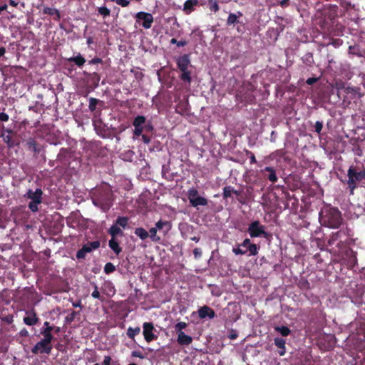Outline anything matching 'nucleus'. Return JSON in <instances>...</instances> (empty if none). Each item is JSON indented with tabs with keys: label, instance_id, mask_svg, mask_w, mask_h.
<instances>
[{
	"label": "nucleus",
	"instance_id": "58",
	"mask_svg": "<svg viewBox=\"0 0 365 365\" xmlns=\"http://www.w3.org/2000/svg\"><path fill=\"white\" fill-rule=\"evenodd\" d=\"M116 4L122 7H126L129 5L130 1L128 0H118L116 1Z\"/></svg>",
	"mask_w": 365,
	"mask_h": 365
},
{
	"label": "nucleus",
	"instance_id": "24",
	"mask_svg": "<svg viewBox=\"0 0 365 365\" xmlns=\"http://www.w3.org/2000/svg\"><path fill=\"white\" fill-rule=\"evenodd\" d=\"M262 171H265L268 173V175L266 176L267 179H268L272 183H274L277 181L278 178L276 175V171L272 167H265Z\"/></svg>",
	"mask_w": 365,
	"mask_h": 365
},
{
	"label": "nucleus",
	"instance_id": "1",
	"mask_svg": "<svg viewBox=\"0 0 365 365\" xmlns=\"http://www.w3.org/2000/svg\"><path fill=\"white\" fill-rule=\"evenodd\" d=\"M337 11L338 6L332 4L324 6L322 10L318 9L316 21L323 32L330 33L334 30Z\"/></svg>",
	"mask_w": 365,
	"mask_h": 365
},
{
	"label": "nucleus",
	"instance_id": "23",
	"mask_svg": "<svg viewBox=\"0 0 365 365\" xmlns=\"http://www.w3.org/2000/svg\"><path fill=\"white\" fill-rule=\"evenodd\" d=\"M198 4V0H187L184 3L183 10L187 14H190Z\"/></svg>",
	"mask_w": 365,
	"mask_h": 365
},
{
	"label": "nucleus",
	"instance_id": "26",
	"mask_svg": "<svg viewBox=\"0 0 365 365\" xmlns=\"http://www.w3.org/2000/svg\"><path fill=\"white\" fill-rule=\"evenodd\" d=\"M108 234L111 236V238H115L117 236H123V232L117 226V225H112L110 229L108 230Z\"/></svg>",
	"mask_w": 365,
	"mask_h": 365
},
{
	"label": "nucleus",
	"instance_id": "31",
	"mask_svg": "<svg viewBox=\"0 0 365 365\" xmlns=\"http://www.w3.org/2000/svg\"><path fill=\"white\" fill-rule=\"evenodd\" d=\"M274 330L279 333L282 336H287L291 334L290 329L287 326H277L274 327Z\"/></svg>",
	"mask_w": 365,
	"mask_h": 365
},
{
	"label": "nucleus",
	"instance_id": "32",
	"mask_svg": "<svg viewBox=\"0 0 365 365\" xmlns=\"http://www.w3.org/2000/svg\"><path fill=\"white\" fill-rule=\"evenodd\" d=\"M114 225H117L119 227L125 228L128 224V218L127 217H118Z\"/></svg>",
	"mask_w": 365,
	"mask_h": 365
},
{
	"label": "nucleus",
	"instance_id": "52",
	"mask_svg": "<svg viewBox=\"0 0 365 365\" xmlns=\"http://www.w3.org/2000/svg\"><path fill=\"white\" fill-rule=\"evenodd\" d=\"M323 128V123L322 121H317L314 125V131L317 133H320Z\"/></svg>",
	"mask_w": 365,
	"mask_h": 365
},
{
	"label": "nucleus",
	"instance_id": "47",
	"mask_svg": "<svg viewBox=\"0 0 365 365\" xmlns=\"http://www.w3.org/2000/svg\"><path fill=\"white\" fill-rule=\"evenodd\" d=\"M143 131L147 133H152L154 130V127L150 121H145V123L143 125Z\"/></svg>",
	"mask_w": 365,
	"mask_h": 365
},
{
	"label": "nucleus",
	"instance_id": "37",
	"mask_svg": "<svg viewBox=\"0 0 365 365\" xmlns=\"http://www.w3.org/2000/svg\"><path fill=\"white\" fill-rule=\"evenodd\" d=\"M101 101L97 98H93V97H91L89 98V105H88V108H89V110L91 111V112H93L96 110V106L101 103Z\"/></svg>",
	"mask_w": 365,
	"mask_h": 365
},
{
	"label": "nucleus",
	"instance_id": "48",
	"mask_svg": "<svg viewBox=\"0 0 365 365\" xmlns=\"http://www.w3.org/2000/svg\"><path fill=\"white\" fill-rule=\"evenodd\" d=\"M186 327L187 324L184 322H180L175 325V331L177 334H179L180 331H182V329H185Z\"/></svg>",
	"mask_w": 365,
	"mask_h": 365
},
{
	"label": "nucleus",
	"instance_id": "20",
	"mask_svg": "<svg viewBox=\"0 0 365 365\" xmlns=\"http://www.w3.org/2000/svg\"><path fill=\"white\" fill-rule=\"evenodd\" d=\"M243 16L241 11H237L236 14L230 13L227 21L226 25L227 26H230L232 25H235L240 23L239 19Z\"/></svg>",
	"mask_w": 365,
	"mask_h": 365
},
{
	"label": "nucleus",
	"instance_id": "9",
	"mask_svg": "<svg viewBox=\"0 0 365 365\" xmlns=\"http://www.w3.org/2000/svg\"><path fill=\"white\" fill-rule=\"evenodd\" d=\"M101 242L99 240L93 242H88L83 245V247L77 251L76 258L78 259H85L87 253L91 252L93 250H97L100 247Z\"/></svg>",
	"mask_w": 365,
	"mask_h": 365
},
{
	"label": "nucleus",
	"instance_id": "18",
	"mask_svg": "<svg viewBox=\"0 0 365 365\" xmlns=\"http://www.w3.org/2000/svg\"><path fill=\"white\" fill-rule=\"evenodd\" d=\"M345 93L351 100H356L361 98L360 88L347 86L344 88Z\"/></svg>",
	"mask_w": 365,
	"mask_h": 365
},
{
	"label": "nucleus",
	"instance_id": "39",
	"mask_svg": "<svg viewBox=\"0 0 365 365\" xmlns=\"http://www.w3.org/2000/svg\"><path fill=\"white\" fill-rule=\"evenodd\" d=\"M233 194V187L227 185L224 187L222 196L224 199H227Z\"/></svg>",
	"mask_w": 365,
	"mask_h": 365
},
{
	"label": "nucleus",
	"instance_id": "2",
	"mask_svg": "<svg viewBox=\"0 0 365 365\" xmlns=\"http://www.w3.org/2000/svg\"><path fill=\"white\" fill-rule=\"evenodd\" d=\"M341 182L347 185L350 195L359 187H365V166L363 164L351 165L347 170V179Z\"/></svg>",
	"mask_w": 365,
	"mask_h": 365
},
{
	"label": "nucleus",
	"instance_id": "5",
	"mask_svg": "<svg viewBox=\"0 0 365 365\" xmlns=\"http://www.w3.org/2000/svg\"><path fill=\"white\" fill-rule=\"evenodd\" d=\"M349 232L347 228H341L336 232H332L327 240V246L336 247L339 250L342 249L349 238Z\"/></svg>",
	"mask_w": 365,
	"mask_h": 365
},
{
	"label": "nucleus",
	"instance_id": "12",
	"mask_svg": "<svg viewBox=\"0 0 365 365\" xmlns=\"http://www.w3.org/2000/svg\"><path fill=\"white\" fill-rule=\"evenodd\" d=\"M136 21L138 22L140 20L143 21L142 26L143 28L148 29L151 28L153 22V16L150 13L144 11L138 12L135 15Z\"/></svg>",
	"mask_w": 365,
	"mask_h": 365
},
{
	"label": "nucleus",
	"instance_id": "54",
	"mask_svg": "<svg viewBox=\"0 0 365 365\" xmlns=\"http://www.w3.org/2000/svg\"><path fill=\"white\" fill-rule=\"evenodd\" d=\"M1 320L8 324H11L14 322V317L11 314H8L1 318Z\"/></svg>",
	"mask_w": 365,
	"mask_h": 365
},
{
	"label": "nucleus",
	"instance_id": "30",
	"mask_svg": "<svg viewBox=\"0 0 365 365\" xmlns=\"http://www.w3.org/2000/svg\"><path fill=\"white\" fill-rule=\"evenodd\" d=\"M157 232H158V230L155 226L154 227H151L149 230V232H148L149 237H150L151 241L153 242H159L161 240V238L159 235H158Z\"/></svg>",
	"mask_w": 365,
	"mask_h": 365
},
{
	"label": "nucleus",
	"instance_id": "35",
	"mask_svg": "<svg viewBox=\"0 0 365 365\" xmlns=\"http://www.w3.org/2000/svg\"><path fill=\"white\" fill-rule=\"evenodd\" d=\"M43 12L45 14H48V15H51V16L56 15L57 17V19H59L61 17L58 10L53 9V8L45 7L43 10Z\"/></svg>",
	"mask_w": 365,
	"mask_h": 365
},
{
	"label": "nucleus",
	"instance_id": "27",
	"mask_svg": "<svg viewBox=\"0 0 365 365\" xmlns=\"http://www.w3.org/2000/svg\"><path fill=\"white\" fill-rule=\"evenodd\" d=\"M69 62H73L78 67H82L86 63V59L82 55L78 53L77 56L68 58Z\"/></svg>",
	"mask_w": 365,
	"mask_h": 365
},
{
	"label": "nucleus",
	"instance_id": "59",
	"mask_svg": "<svg viewBox=\"0 0 365 365\" xmlns=\"http://www.w3.org/2000/svg\"><path fill=\"white\" fill-rule=\"evenodd\" d=\"M319 81V78H317V77H311V78H307L306 83L309 85V86H312L313 85L314 83H317V81Z\"/></svg>",
	"mask_w": 365,
	"mask_h": 365
},
{
	"label": "nucleus",
	"instance_id": "56",
	"mask_svg": "<svg viewBox=\"0 0 365 365\" xmlns=\"http://www.w3.org/2000/svg\"><path fill=\"white\" fill-rule=\"evenodd\" d=\"M193 255L195 259H198L202 256V250L200 248L196 247L193 250Z\"/></svg>",
	"mask_w": 365,
	"mask_h": 365
},
{
	"label": "nucleus",
	"instance_id": "34",
	"mask_svg": "<svg viewBox=\"0 0 365 365\" xmlns=\"http://www.w3.org/2000/svg\"><path fill=\"white\" fill-rule=\"evenodd\" d=\"M302 59L307 66H310L314 63L313 54L310 52L305 53Z\"/></svg>",
	"mask_w": 365,
	"mask_h": 365
},
{
	"label": "nucleus",
	"instance_id": "29",
	"mask_svg": "<svg viewBox=\"0 0 365 365\" xmlns=\"http://www.w3.org/2000/svg\"><path fill=\"white\" fill-rule=\"evenodd\" d=\"M134 233L140 240H145L149 237L148 232L143 227H137L135 229Z\"/></svg>",
	"mask_w": 365,
	"mask_h": 365
},
{
	"label": "nucleus",
	"instance_id": "11",
	"mask_svg": "<svg viewBox=\"0 0 365 365\" xmlns=\"http://www.w3.org/2000/svg\"><path fill=\"white\" fill-rule=\"evenodd\" d=\"M52 350V344H49L43 340H40L31 349V352L34 354H49Z\"/></svg>",
	"mask_w": 365,
	"mask_h": 365
},
{
	"label": "nucleus",
	"instance_id": "22",
	"mask_svg": "<svg viewBox=\"0 0 365 365\" xmlns=\"http://www.w3.org/2000/svg\"><path fill=\"white\" fill-rule=\"evenodd\" d=\"M26 145L29 150L34 153H39L41 151L38 144L34 138H29L26 140Z\"/></svg>",
	"mask_w": 365,
	"mask_h": 365
},
{
	"label": "nucleus",
	"instance_id": "33",
	"mask_svg": "<svg viewBox=\"0 0 365 365\" xmlns=\"http://www.w3.org/2000/svg\"><path fill=\"white\" fill-rule=\"evenodd\" d=\"M140 332V328L139 327H136L135 328L129 327L127 330V336L131 339H134L135 336Z\"/></svg>",
	"mask_w": 365,
	"mask_h": 365
},
{
	"label": "nucleus",
	"instance_id": "8",
	"mask_svg": "<svg viewBox=\"0 0 365 365\" xmlns=\"http://www.w3.org/2000/svg\"><path fill=\"white\" fill-rule=\"evenodd\" d=\"M187 197L192 206L197 207L199 205L205 206L208 204V200L199 195L198 191L195 188H191L187 191Z\"/></svg>",
	"mask_w": 365,
	"mask_h": 365
},
{
	"label": "nucleus",
	"instance_id": "57",
	"mask_svg": "<svg viewBox=\"0 0 365 365\" xmlns=\"http://www.w3.org/2000/svg\"><path fill=\"white\" fill-rule=\"evenodd\" d=\"M91 296L94 298V299H101V294H100V292H98V287L96 285H95V289L93 291L92 294H91Z\"/></svg>",
	"mask_w": 365,
	"mask_h": 365
},
{
	"label": "nucleus",
	"instance_id": "61",
	"mask_svg": "<svg viewBox=\"0 0 365 365\" xmlns=\"http://www.w3.org/2000/svg\"><path fill=\"white\" fill-rule=\"evenodd\" d=\"M103 63V60L98 57H95L88 61L89 64H98V63Z\"/></svg>",
	"mask_w": 365,
	"mask_h": 365
},
{
	"label": "nucleus",
	"instance_id": "46",
	"mask_svg": "<svg viewBox=\"0 0 365 365\" xmlns=\"http://www.w3.org/2000/svg\"><path fill=\"white\" fill-rule=\"evenodd\" d=\"M274 344L277 347L283 346L286 344V341L281 337H275L274 339Z\"/></svg>",
	"mask_w": 365,
	"mask_h": 365
},
{
	"label": "nucleus",
	"instance_id": "25",
	"mask_svg": "<svg viewBox=\"0 0 365 365\" xmlns=\"http://www.w3.org/2000/svg\"><path fill=\"white\" fill-rule=\"evenodd\" d=\"M108 246L116 255H118L122 252V248L115 238H111L109 240Z\"/></svg>",
	"mask_w": 365,
	"mask_h": 365
},
{
	"label": "nucleus",
	"instance_id": "21",
	"mask_svg": "<svg viewBox=\"0 0 365 365\" xmlns=\"http://www.w3.org/2000/svg\"><path fill=\"white\" fill-rule=\"evenodd\" d=\"M177 341L180 345L188 346L192 342V338L190 336L185 334L183 331L178 334Z\"/></svg>",
	"mask_w": 365,
	"mask_h": 365
},
{
	"label": "nucleus",
	"instance_id": "14",
	"mask_svg": "<svg viewBox=\"0 0 365 365\" xmlns=\"http://www.w3.org/2000/svg\"><path fill=\"white\" fill-rule=\"evenodd\" d=\"M145 123V117L143 115H137L133 122L134 126L133 135L139 137L143 135V125Z\"/></svg>",
	"mask_w": 365,
	"mask_h": 365
},
{
	"label": "nucleus",
	"instance_id": "49",
	"mask_svg": "<svg viewBox=\"0 0 365 365\" xmlns=\"http://www.w3.org/2000/svg\"><path fill=\"white\" fill-rule=\"evenodd\" d=\"M44 327L41 330L43 332H52L54 329L53 326H51L48 322H45L43 324Z\"/></svg>",
	"mask_w": 365,
	"mask_h": 365
},
{
	"label": "nucleus",
	"instance_id": "19",
	"mask_svg": "<svg viewBox=\"0 0 365 365\" xmlns=\"http://www.w3.org/2000/svg\"><path fill=\"white\" fill-rule=\"evenodd\" d=\"M178 68H185L190 66V58L189 54H183L176 58Z\"/></svg>",
	"mask_w": 365,
	"mask_h": 365
},
{
	"label": "nucleus",
	"instance_id": "28",
	"mask_svg": "<svg viewBox=\"0 0 365 365\" xmlns=\"http://www.w3.org/2000/svg\"><path fill=\"white\" fill-rule=\"evenodd\" d=\"M363 49L361 48L360 46L358 44H354L353 46H349V53L354 55L357 57H362Z\"/></svg>",
	"mask_w": 365,
	"mask_h": 365
},
{
	"label": "nucleus",
	"instance_id": "53",
	"mask_svg": "<svg viewBox=\"0 0 365 365\" xmlns=\"http://www.w3.org/2000/svg\"><path fill=\"white\" fill-rule=\"evenodd\" d=\"M40 203H37V202H30L29 203V208L33 212H36L38 210V205H39Z\"/></svg>",
	"mask_w": 365,
	"mask_h": 365
},
{
	"label": "nucleus",
	"instance_id": "62",
	"mask_svg": "<svg viewBox=\"0 0 365 365\" xmlns=\"http://www.w3.org/2000/svg\"><path fill=\"white\" fill-rule=\"evenodd\" d=\"M238 336V334L236 330L232 329L230 332V334L228 336L229 339H235Z\"/></svg>",
	"mask_w": 365,
	"mask_h": 365
},
{
	"label": "nucleus",
	"instance_id": "4",
	"mask_svg": "<svg viewBox=\"0 0 365 365\" xmlns=\"http://www.w3.org/2000/svg\"><path fill=\"white\" fill-rule=\"evenodd\" d=\"M319 221L323 226L339 228L342 224L341 213L336 207H329L319 212Z\"/></svg>",
	"mask_w": 365,
	"mask_h": 365
},
{
	"label": "nucleus",
	"instance_id": "44",
	"mask_svg": "<svg viewBox=\"0 0 365 365\" xmlns=\"http://www.w3.org/2000/svg\"><path fill=\"white\" fill-rule=\"evenodd\" d=\"M98 13L102 15L104 18L109 16L110 14V11L106 6H101L98 9Z\"/></svg>",
	"mask_w": 365,
	"mask_h": 365
},
{
	"label": "nucleus",
	"instance_id": "51",
	"mask_svg": "<svg viewBox=\"0 0 365 365\" xmlns=\"http://www.w3.org/2000/svg\"><path fill=\"white\" fill-rule=\"evenodd\" d=\"M170 43L176 44L178 47L185 46L187 44L185 41H178L176 38H172L170 40Z\"/></svg>",
	"mask_w": 365,
	"mask_h": 365
},
{
	"label": "nucleus",
	"instance_id": "40",
	"mask_svg": "<svg viewBox=\"0 0 365 365\" xmlns=\"http://www.w3.org/2000/svg\"><path fill=\"white\" fill-rule=\"evenodd\" d=\"M208 7L211 11L217 12L219 11L220 7L216 0H208Z\"/></svg>",
	"mask_w": 365,
	"mask_h": 365
},
{
	"label": "nucleus",
	"instance_id": "38",
	"mask_svg": "<svg viewBox=\"0 0 365 365\" xmlns=\"http://www.w3.org/2000/svg\"><path fill=\"white\" fill-rule=\"evenodd\" d=\"M179 78L182 81L190 83L192 81L191 71L189 70L187 72H184V73H181Z\"/></svg>",
	"mask_w": 365,
	"mask_h": 365
},
{
	"label": "nucleus",
	"instance_id": "63",
	"mask_svg": "<svg viewBox=\"0 0 365 365\" xmlns=\"http://www.w3.org/2000/svg\"><path fill=\"white\" fill-rule=\"evenodd\" d=\"M19 335L21 337H27L29 336V334L26 328H23L22 329L20 330Z\"/></svg>",
	"mask_w": 365,
	"mask_h": 365
},
{
	"label": "nucleus",
	"instance_id": "43",
	"mask_svg": "<svg viewBox=\"0 0 365 365\" xmlns=\"http://www.w3.org/2000/svg\"><path fill=\"white\" fill-rule=\"evenodd\" d=\"M115 270V265L111 262H107L104 267V272L109 274Z\"/></svg>",
	"mask_w": 365,
	"mask_h": 365
},
{
	"label": "nucleus",
	"instance_id": "15",
	"mask_svg": "<svg viewBox=\"0 0 365 365\" xmlns=\"http://www.w3.org/2000/svg\"><path fill=\"white\" fill-rule=\"evenodd\" d=\"M197 313L198 317L200 319H205L206 318L212 319L216 317L215 311L207 305H204L200 307L197 311Z\"/></svg>",
	"mask_w": 365,
	"mask_h": 365
},
{
	"label": "nucleus",
	"instance_id": "7",
	"mask_svg": "<svg viewBox=\"0 0 365 365\" xmlns=\"http://www.w3.org/2000/svg\"><path fill=\"white\" fill-rule=\"evenodd\" d=\"M247 232L252 238L267 237L268 233L265 231V227L260 224L259 220L252 222L248 227Z\"/></svg>",
	"mask_w": 365,
	"mask_h": 365
},
{
	"label": "nucleus",
	"instance_id": "42",
	"mask_svg": "<svg viewBox=\"0 0 365 365\" xmlns=\"http://www.w3.org/2000/svg\"><path fill=\"white\" fill-rule=\"evenodd\" d=\"M297 285L301 289L307 290L310 288V284L306 279H301Z\"/></svg>",
	"mask_w": 365,
	"mask_h": 365
},
{
	"label": "nucleus",
	"instance_id": "50",
	"mask_svg": "<svg viewBox=\"0 0 365 365\" xmlns=\"http://www.w3.org/2000/svg\"><path fill=\"white\" fill-rule=\"evenodd\" d=\"M245 153H246V155L250 158V164H255L257 163L256 158L253 153H252L251 151H250L248 150H245Z\"/></svg>",
	"mask_w": 365,
	"mask_h": 365
},
{
	"label": "nucleus",
	"instance_id": "64",
	"mask_svg": "<svg viewBox=\"0 0 365 365\" xmlns=\"http://www.w3.org/2000/svg\"><path fill=\"white\" fill-rule=\"evenodd\" d=\"M141 136H142V140L144 143L148 144L150 143V141H151L150 137H149L145 134H143Z\"/></svg>",
	"mask_w": 365,
	"mask_h": 365
},
{
	"label": "nucleus",
	"instance_id": "60",
	"mask_svg": "<svg viewBox=\"0 0 365 365\" xmlns=\"http://www.w3.org/2000/svg\"><path fill=\"white\" fill-rule=\"evenodd\" d=\"M9 119V115L6 113H0V121L7 122Z\"/></svg>",
	"mask_w": 365,
	"mask_h": 365
},
{
	"label": "nucleus",
	"instance_id": "55",
	"mask_svg": "<svg viewBox=\"0 0 365 365\" xmlns=\"http://www.w3.org/2000/svg\"><path fill=\"white\" fill-rule=\"evenodd\" d=\"M112 359L110 356H105L103 359V361L102 365H111ZM94 365H101L98 363L95 364Z\"/></svg>",
	"mask_w": 365,
	"mask_h": 365
},
{
	"label": "nucleus",
	"instance_id": "45",
	"mask_svg": "<svg viewBox=\"0 0 365 365\" xmlns=\"http://www.w3.org/2000/svg\"><path fill=\"white\" fill-rule=\"evenodd\" d=\"M78 312L76 311H72L71 313L68 314L65 319V322L66 324H71L75 319Z\"/></svg>",
	"mask_w": 365,
	"mask_h": 365
},
{
	"label": "nucleus",
	"instance_id": "17",
	"mask_svg": "<svg viewBox=\"0 0 365 365\" xmlns=\"http://www.w3.org/2000/svg\"><path fill=\"white\" fill-rule=\"evenodd\" d=\"M155 227L160 232L164 235H167L172 228V224L170 221L160 220L155 223Z\"/></svg>",
	"mask_w": 365,
	"mask_h": 365
},
{
	"label": "nucleus",
	"instance_id": "10",
	"mask_svg": "<svg viewBox=\"0 0 365 365\" xmlns=\"http://www.w3.org/2000/svg\"><path fill=\"white\" fill-rule=\"evenodd\" d=\"M155 329L152 322H144L143 324V334L147 342H151L157 339L158 336L154 334Z\"/></svg>",
	"mask_w": 365,
	"mask_h": 365
},
{
	"label": "nucleus",
	"instance_id": "3",
	"mask_svg": "<svg viewBox=\"0 0 365 365\" xmlns=\"http://www.w3.org/2000/svg\"><path fill=\"white\" fill-rule=\"evenodd\" d=\"M113 195L112 191L108 187H101L97 189L93 194V204L103 212L110 210L113 204Z\"/></svg>",
	"mask_w": 365,
	"mask_h": 365
},
{
	"label": "nucleus",
	"instance_id": "6",
	"mask_svg": "<svg viewBox=\"0 0 365 365\" xmlns=\"http://www.w3.org/2000/svg\"><path fill=\"white\" fill-rule=\"evenodd\" d=\"M259 249V247L256 244L251 243L250 239L246 238L237 247H233L232 252L236 255H245L248 250L250 252L249 255L255 256L258 254Z\"/></svg>",
	"mask_w": 365,
	"mask_h": 365
},
{
	"label": "nucleus",
	"instance_id": "13",
	"mask_svg": "<svg viewBox=\"0 0 365 365\" xmlns=\"http://www.w3.org/2000/svg\"><path fill=\"white\" fill-rule=\"evenodd\" d=\"M23 322L26 325L34 326L38 322L39 318L34 309L26 310Z\"/></svg>",
	"mask_w": 365,
	"mask_h": 365
},
{
	"label": "nucleus",
	"instance_id": "36",
	"mask_svg": "<svg viewBox=\"0 0 365 365\" xmlns=\"http://www.w3.org/2000/svg\"><path fill=\"white\" fill-rule=\"evenodd\" d=\"M83 75H85L87 77L91 78L92 80L95 82L96 86L98 85V82L101 79V77L98 73L93 72V73H91L87 71H83Z\"/></svg>",
	"mask_w": 365,
	"mask_h": 365
},
{
	"label": "nucleus",
	"instance_id": "41",
	"mask_svg": "<svg viewBox=\"0 0 365 365\" xmlns=\"http://www.w3.org/2000/svg\"><path fill=\"white\" fill-rule=\"evenodd\" d=\"M40 334L43 335V338L42 340L45 341L46 342L48 343L49 344H51V342L53 339V336L52 334V332H43L41 331Z\"/></svg>",
	"mask_w": 365,
	"mask_h": 365
},
{
	"label": "nucleus",
	"instance_id": "16",
	"mask_svg": "<svg viewBox=\"0 0 365 365\" xmlns=\"http://www.w3.org/2000/svg\"><path fill=\"white\" fill-rule=\"evenodd\" d=\"M43 191L41 188H37L34 192L31 189H29L25 196L31 200V202L41 203Z\"/></svg>",
	"mask_w": 365,
	"mask_h": 365
}]
</instances>
